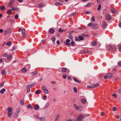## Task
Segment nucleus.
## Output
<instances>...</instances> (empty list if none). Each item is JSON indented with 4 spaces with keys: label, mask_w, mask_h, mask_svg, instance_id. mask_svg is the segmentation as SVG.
Listing matches in <instances>:
<instances>
[{
    "label": "nucleus",
    "mask_w": 121,
    "mask_h": 121,
    "mask_svg": "<svg viewBox=\"0 0 121 121\" xmlns=\"http://www.w3.org/2000/svg\"><path fill=\"white\" fill-rule=\"evenodd\" d=\"M34 117L35 119H38L40 121H44L46 120V118L44 117H39L38 116L35 115Z\"/></svg>",
    "instance_id": "obj_1"
},
{
    "label": "nucleus",
    "mask_w": 121,
    "mask_h": 121,
    "mask_svg": "<svg viewBox=\"0 0 121 121\" xmlns=\"http://www.w3.org/2000/svg\"><path fill=\"white\" fill-rule=\"evenodd\" d=\"M21 31L22 36L24 37H26L25 35V29L23 28H19L18 31Z\"/></svg>",
    "instance_id": "obj_2"
},
{
    "label": "nucleus",
    "mask_w": 121,
    "mask_h": 121,
    "mask_svg": "<svg viewBox=\"0 0 121 121\" xmlns=\"http://www.w3.org/2000/svg\"><path fill=\"white\" fill-rule=\"evenodd\" d=\"M107 47L108 49L111 51H113L115 50L116 49V47L112 45H108Z\"/></svg>",
    "instance_id": "obj_3"
},
{
    "label": "nucleus",
    "mask_w": 121,
    "mask_h": 121,
    "mask_svg": "<svg viewBox=\"0 0 121 121\" xmlns=\"http://www.w3.org/2000/svg\"><path fill=\"white\" fill-rule=\"evenodd\" d=\"M12 32L10 29L9 28H7L4 32V35H7Z\"/></svg>",
    "instance_id": "obj_4"
},
{
    "label": "nucleus",
    "mask_w": 121,
    "mask_h": 121,
    "mask_svg": "<svg viewBox=\"0 0 121 121\" xmlns=\"http://www.w3.org/2000/svg\"><path fill=\"white\" fill-rule=\"evenodd\" d=\"M83 116L82 115H79L76 119V121H82L83 119Z\"/></svg>",
    "instance_id": "obj_5"
},
{
    "label": "nucleus",
    "mask_w": 121,
    "mask_h": 121,
    "mask_svg": "<svg viewBox=\"0 0 121 121\" xmlns=\"http://www.w3.org/2000/svg\"><path fill=\"white\" fill-rule=\"evenodd\" d=\"M15 0H10L8 4V7L11 8Z\"/></svg>",
    "instance_id": "obj_6"
},
{
    "label": "nucleus",
    "mask_w": 121,
    "mask_h": 121,
    "mask_svg": "<svg viewBox=\"0 0 121 121\" xmlns=\"http://www.w3.org/2000/svg\"><path fill=\"white\" fill-rule=\"evenodd\" d=\"M105 18L107 20L109 21L111 19V17L110 15L109 14H108L106 15Z\"/></svg>",
    "instance_id": "obj_7"
},
{
    "label": "nucleus",
    "mask_w": 121,
    "mask_h": 121,
    "mask_svg": "<svg viewBox=\"0 0 121 121\" xmlns=\"http://www.w3.org/2000/svg\"><path fill=\"white\" fill-rule=\"evenodd\" d=\"M74 106L76 110H80L81 109V108H82L81 106H80L79 107H78L77 106V105L75 104H74Z\"/></svg>",
    "instance_id": "obj_8"
},
{
    "label": "nucleus",
    "mask_w": 121,
    "mask_h": 121,
    "mask_svg": "<svg viewBox=\"0 0 121 121\" xmlns=\"http://www.w3.org/2000/svg\"><path fill=\"white\" fill-rule=\"evenodd\" d=\"M92 28L94 29H97L98 28V26L96 24H93L92 26Z\"/></svg>",
    "instance_id": "obj_9"
},
{
    "label": "nucleus",
    "mask_w": 121,
    "mask_h": 121,
    "mask_svg": "<svg viewBox=\"0 0 121 121\" xmlns=\"http://www.w3.org/2000/svg\"><path fill=\"white\" fill-rule=\"evenodd\" d=\"M107 76L108 78H110L113 77V74L110 73H108L107 74Z\"/></svg>",
    "instance_id": "obj_10"
},
{
    "label": "nucleus",
    "mask_w": 121,
    "mask_h": 121,
    "mask_svg": "<svg viewBox=\"0 0 121 121\" xmlns=\"http://www.w3.org/2000/svg\"><path fill=\"white\" fill-rule=\"evenodd\" d=\"M35 85V83H34L30 85H27L26 86V88L27 89H29L30 87H31Z\"/></svg>",
    "instance_id": "obj_11"
},
{
    "label": "nucleus",
    "mask_w": 121,
    "mask_h": 121,
    "mask_svg": "<svg viewBox=\"0 0 121 121\" xmlns=\"http://www.w3.org/2000/svg\"><path fill=\"white\" fill-rule=\"evenodd\" d=\"M102 26L103 28H105L107 26V24L105 22H103L102 24Z\"/></svg>",
    "instance_id": "obj_12"
},
{
    "label": "nucleus",
    "mask_w": 121,
    "mask_h": 121,
    "mask_svg": "<svg viewBox=\"0 0 121 121\" xmlns=\"http://www.w3.org/2000/svg\"><path fill=\"white\" fill-rule=\"evenodd\" d=\"M6 91V89L5 88H3L0 91V93L2 94H4V92Z\"/></svg>",
    "instance_id": "obj_13"
},
{
    "label": "nucleus",
    "mask_w": 121,
    "mask_h": 121,
    "mask_svg": "<svg viewBox=\"0 0 121 121\" xmlns=\"http://www.w3.org/2000/svg\"><path fill=\"white\" fill-rule=\"evenodd\" d=\"M13 111H9L8 112V117H10L11 116V115L13 113Z\"/></svg>",
    "instance_id": "obj_14"
},
{
    "label": "nucleus",
    "mask_w": 121,
    "mask_h": 121,
    "mask_svg": "<svg viewBox=\"0 0 121 121\" xmlns=\"http://www.w3.org/2000/svg\"><path fill=\"white\" fill-rule=\"evenodd\" d=\"M34 109L36 110H38L39 108V106L38 105H35L34 106Z\"/></svg>",
    "instance_id": "obj_15"
},
{
    "label": "nucleus",
    "mask_w": 121,
    "mask_h": 121,
    "mask_svg": "<svg viewBox=\"0 0 121 121\" xmlns=\"http://www.w3.org/2000/svg\"><path fill=\"white\" fill-rule=\"evenodd\" d=\"M88 52V50H83L81 51V53H87Z\"/></svg>",
    "instance_id": "obj_16"
},
{
    "label": "nucleus",
    "mask_w": 121,
    "mask_h": 121,
    "mask_svg": "<svg viewBox=\"0 0 121 121\" xmlns=\"http://www.w3.org/2000/svg\"><path fill=\"white\" fill-rule=\"evenodd\" d=\"M49 31L51 33L53 34L54 33V29L53 28H51L49 29Z\"/></svg>",
    "instance_id": "obj_17"
},
{
    "label": "nucleus",
    "mask_w": 121,
    "mask_h": 121,
    "mask_svg": "<svg viewBox=\"0 0 121 121\" xmlns=\"http://www.w3.org/2000/svg\"><path fill=\"white\" fill-rule=\"evenodd\" d=\"M67 70V69L65 68H63L62 69V71L63 72L65 73Z\"/></svg>",
    "instance_id": "obj_18"
},
{
    "label": "nucleus",
    "mask_w": 121,
    "mask_h": 121,
    "mask_svg": "<svg viewBox=\"0 0 121 121\" xmlns=\"http://www.w3.org/2000/svg\"><path fill=\"white\" fill-rule=\"evenodd\" d=\"M22 73H24L26 72L27 71L26 69L25 68H23L22 69Z\"/></svg>",
    "instance_id": "obj_19"
},
{
    "label": "nucleus",
    "mask_w": 121,
    "mask_h": 121,
    "mask_svg": "<svg viewBox=\"0 0 121 121\" xmlns=\"http://www.w3.org/2000/svg\"><path fill=\"white\" fill-rule=\"evenodd\" d=\"M55 4L56 5H57V6L62 5V4L61 3L57 2H56L55 3Z\"/></svg>",
    "instance_id": "obj_20"
},
{
    "label": "nucleus",
    "mask_w": 121,
    "mask_h": 121,
    "mask_svg": "<svg viewBox=\"0 0 121 121\" xmlns=\"http://www.w3.org/2000/svg\"><path fill=\"white\" fill-rule=\"evenodd\" d=\"M70 42V40L69 39H67L66 41V44L68 45H69L70 43H69Z\"/></svg>",
    "instance_id": "obj_21"
},
{
    "label": "nucleus",
    "mask_w": 121,
    "mask_h": 121,
    "mask_svg": "<svg viewBox=\"0 0 121 121\" xmlns=\"http://www.w3.org/2000/svg\"><path fill=\"white\" fill-rule=\"evenodd\" d=\"M91 43L93 46H95L96 45L97 42L95 41H94L92 42Z\"/></svg>",
    "instance_id": "obj_22"
},
{
    "label": "nucleus",
    "mask_w": 121,
    "mask_h": 121,
    "mask_svg": "<svg viewBox=\"0 0 121 121\" xmlns=\"http://www.w3.org/2000/svg\"><path fill=\"white\" fill-rule=\"evenodd\" d=\"M73 80L75 81L76 82L78 83H80L81 82L80 81L78 80V79L75 78H73Z\"/></svg>",
    "instance_id": "obj_23"
},
{
    "label": "nucleus",
    "mask_w": 121,
    "mask_h": 121,
    "mask_svg": "<svg viewBox=\"0 0 121 121\" xmlns=\"http://www.w3.org/2000/svg\"><path fill=\"white\" fill-rule=\"evenodd\" d=\"M37 72L34 71V72L31 73L30 74L32 76H34L35 75L37 74Z\"/></svg>",
    "instance_id": "obj_24"
},
{
    "label": "nucleus",
    "mask_w": 121,
    "mask_h": 121,
    "mask_svg": "<svg viewBox=\"0 0 121 121\" xmlns=\"http://www.w3.org/2000/svg\"><path fill=\"white\" fill-rule=\"evenodd\" d=\"M40 92V91L39 90H37L35 92V93L37 94H39Z\"/></svg>",
    "instance_id": "obj_25"
},
{
    "label": "nucleus",
    "mask_w": 121,
    "mask_h": 121,
    "mask_svg": "<svg viewBox=\"0 0 121 121\" xmlns=\"http://www.w3.org/2000/svg\"><path fill=\"white\" fill-rule=\"evenodd\" d=\"M82 103L83 104H84L86 102V101L85 99H82L81 100Z\"/></svg>",
    "instance_id": "obj_26"
},
{
    "label": "nucleus",
    "mask_w": 121,
    "mask_h": 121,
    "mask_svg": "<svg viewBox=\"0 0 121 121\" xmlns=\"http://www.w3.org/2000/svg\"><path fill=\"white\" fill-rule=\"evenodd\" d=\"M12 109L13 108L11 107H9L7 109V110L8 111V112L13 111H12Z\"/></svg>",
    "instance_id": "obj_27"
},
{
    "label": "nucleus",
    "mask_w": 121,
    "mask_h": 121,
    "mask_svg": "<svg viewBox=\"0 0 121 121\" xmlns=\"http://www.w3.org/2000/svg\"><path fill=\"white\" fill-rule=\"evenodd\" d=\"M5 9V7L4 6L2 5L1 6L0 8V9L2 11L3 10Z\"/></svg>",
    "instance_id": "obj_28"
},
{
    "label": "nucleus",
    "mask_w": 121,
    "mask_h": 121,
    "mask_svg": "<svg viewBox=\"0 0 121 121\" xmlns=\"http://www.w3.org/2000/svg\"><path fill=\"white\" fill-rule=\"evenodd\" d=\"M2 74L3 75H5L6 74V71L4 70H3L1 71Z\"/></svg>",
    "instance_id": "obj_29"
},
{
    "label": "nucleus",
    "mask_w": 121,
    "mask_h": 121,
    "mask_svg": "<svg viewBox=\"0 0 121 121\" xmlns=\"http://www.w3.org/2000/svg\"><path fill=\"white\" fill-rule=\"evenodd\" d=\"M7 58L9 60H11L12 58V56L11 55H10L8 56Z\"/></svg>",
    "instance_id": "obj_30"
},
{
    "label": "nucleus",
    "mask_w": 121,
    "mask_h": 121,
    "mask_svg": "<svg viewBox=\"0 0 121 121\" xmlns=\"http://www.w3.org/2000/svg\"><path fill=\"white\" fill-rule=\"evenodd\" d=\"M99 86V84H95L93 85V87H98Z\"/></svg>",
    "instance_id": "obj_31"
},
{
    "label": "nucleus",
    "mask_w": 121,
    "mask_h": 121,
    "mask_svg": "<svg viewBox=\"0 0 121 121\" xmlns=\"http://www.w3.org/2000/svg\"><path fill=\"white\" fill-rule=\"evenodd\" d=\"M111 12L112 13H116V10L115 9H113L111 10Z\"/></svg>",
    "instance_id": "obj_32"
},
{
    "label": "nucleus",
    "mask_w": 121,
    "mask_h": 121,
    "mask_svg": "<svg viewBox=\"0 0 121 121\" xmlns=\"http://www.w3.org/2000/svg\"><path fill=\"white\" fill-rule=\"evenodd\" d=\"M20 103L22 105H23L24 103V100L23 99H22L21 100L20 102Z\"/></svg>",
    "instance_id": "obj_33"
},
{
    "label": "nucleus",
    "mask_w": 121,
    "mask_h": 121,
    "mask_svg": "<svg viewBox=\"0 0 121 121\" xmlns=\"http://www.w3.org/2000/svg\"><path fill=\"white\" fill-rule=\"evenodd\" d=\"M12 11L10 9H9V10L7 11V13L8 15H10L11 14Z\"/></svg>",
    "instance_id": "obj_34"
},
{
    "label": "nucleus",
    "mask_w": 121,
    "mask_h": 121,
    "mask_svg": "<svg viewBox=\"0 0 121 121\" xmlns=\"http://www.w3.org/2000/svg\"><path fill=\"white\" fill-rule=\"evenodd\" d=\"M78 38L79 39L81 40H82L83 39V38L82 35H79L78 36Z\"/></svg>",
    "instance_id": "obj_35"
},
{
    "label": "nucleus",
    "mask_w": 121,
    "mask_h": 121,
    "mask_svg": "<svg viewBox=\"0 0 121 121\" xmlns=\"http://www.w3.org/2000/svg\"><path fill=\"white\" fill-rule=\"evenodd\" d=\"M58 31L60 32H62L63 31H66V30H62V29L61 28H59L58 29Z\"/></svg>",
    "instance_id": "obj_36"
},
{
    "label": "nucleus",
    "mask_w": 121,
    "mask_h": 121,
    "mask_svg": "<svg viewBox=\"0 0 121 121\" xmlns=\"http://www.w3.org/2000/svg\"><path fill=\"white\" fill-rule=\"evenodd\" d=\"M25 67L29 69L30 67V65L29 64H27L25 66Z\"/></svg>",
    "instance_id": "obj_37"
},
{
    "label": "nucleus",
    "mask_w": 121,
    "mask_h": 121,
    "mask_svg": "<svg viewBox=\"0 0 121 121\" xmlns=\"http://www.w3.org/2000/svg\"><path fill=\"white\" fill-rule=\"evenodd\" d=\"M73 89L75 93H76L77 92V88L76 87H74L73 88Z\"/></svg>",
    "instance_id": "obj_38"
},
{
    "label": "nucleus",
    "mask_w": 121,
    "mask_h": 121,
    "mask_svg": "<svg viewBox=\"0 0 121 121\" xmlns=\"http://www.w3.org/2000/svg\"><path fill=\"white\" fill-rule=\"evenodd\" d=\"M43 92L45 94H47L48 93V91L47 89H46L43 90Z\"/></svg>",
    "instance_id": "obj_39"
},
{
    "label": "nucleus",
    "mask_w": 121,
    "mask_h": 121,
    "mask_svg": "<svg viewBox=\"0 0 121 121\" xmlns=\"http://www.w3.org/2000/svg\"><path fill=\"white\" fill-rule=\"evenodd\" d=\"M101 8V4H99V6L97 8V10L98 11H99L100 10V9Z\"/></svg>",
    "instance_id": "obj_40"
},
{
    "label": "nucleus",
    "mask_w": 121,
    "mask_h": 121,
    "mask_svg": "<svg viewBox=\"0 0 121 121\" xmlns=\"http://www.w3.org/2000/svg\"><path fill=\"white\" fill-rule=\"evenodd\" d=\"M119 47V50L120 52H121V44H119L118 45Z\"/></svg>",
    "instance_id": "obj_41"
},
{
    "label": "nucleus",
    "mask_w": 121,
    "mask_h": 121,
    "mask_svg": "<svg viewBox=\"0 0 121 121\" xmlns=\"http://www.w3.org/2000/svg\"><path fill=\"white\" fill-rule=\"evenodd\" d=\"M18 113L17 112H15L14 114V117L15 118H17L18 116Z\"/></svg>",
    "instance_id": "obj_42"
},
{
    "label": "nucleus",
    "mask_w": 121,
    "mask_h": 121,
    "mask_svg": "<svg viewBox=\"0 0 121 121\" xmlns=\"http://www.w3.org/2000/svg\"><path fill=\"white\" fill-rule=\"evenodd\" d=\"M11 44V42L10 41H8L6 43V45L8 46L10 45Z\"/></svg>",
    "instance_id": "obj_43"
},
{
    "label": "nucleus",
    "mask_w": 121,
    "mask_h": 121,
    "mask_svg": "<svg viewBox=\"0 0 121 121\" xmlns=\"http://www.w3.org/2000/svg\"><path fill=\"white\" fill-rule=\"evenodd\" d=\"M59 117H60L59 115H58V114L56 116L55 120H58V119H59Z\"/></svg>",
    "instance_id": "obj_44"
},
{
    "label": "nucleus",
    "mask_w": 121,
    "mask_h": 121,
    "mask_svg": "<svg viewBox=\"0 0 121 121\" xmlns=\"http://www.w3.org/2000/svg\"><path fill=\"white\" fill-rule=\"evenodd\" d=\"M92 5V3H91L89 2L85 6V7L89 6Z\"/></svg>",
    "instance_id": "obj_45"
},
{
    "label": "nucleus",
    "mask_w": 121,
    "mask_h": 121,
    "mask_svg": "<svg viewBox=\"0 0 121 121\" xmlns=\"http://www.w3.org/2000/svg\"><path fill=\"white\" fill-rule=\"evenodd\" d=\"M39 8H42L43 7V4L42 3L39 4Z\"/></svg>",
    "instance_id": "obj_46"
},
{
    "label": "nucleus",
    "mask_w": 121,
    "mask_h": 121,
    "mask_svg": "<svg viewBox=\"0 0 121 121\" xmlns=\"http://www.w3.org/2000/svg\"><path fill=\"white\" fill-rule=\"evenodd\" d=\"M91 19L92 21L94 22L95 21V18L94 17H92L91 18Z\"/></svg>",
    "instance_id": "obj_47"
},
{
    "label": "nucleus",
    "mask_w": 121,
    "mask_h": 121,
    "mask_svg": "<svg viewBox=\"0 0 121 121\" xmlns=\"http://www.w3.org/2000/svg\"><path fill=\"white\" fill-rule=\"evenodd\" d=\"M77 14V13H76V12L74 13H73L71 15H70V16H74V15H76Z\"/></svg>",
    "instance_id": "obj_48"
},
{
    "label": "nucleus",
    "mask_w": 121,
    "mask_h": 121,
    "mask_svg": "<svg viewBox=\"0 0 121 121\" xmlns=\"http://www.w3.org/2000/svg\"><path fill=\"white\" fill-rule=\"evenodd\" d=\"M8 56V55L6 53H5L3 55V56L4 57H6L7 56Z\"/></svg>",
    "instance_id": "obj_49"
},
{
    "label": "nucleus",
    "mask_w": 121,
    "mask_h": 121,
    "mask_svg": "<svg viewBox=\"0 0 121 121\" xmlns=\"http://www.w3.org/2000/svg\"><path fill=\"white\" fill-rule=\"evenodd\" d=\"M4 83L3 82L0 85V88H2L4 86Z\"/></svg>",
    "instance_id": "obj_50"
},
{
    "label": "nucleus",
    "mask_w": 121,
    "mask_h": 121,
    "mask_svg": "<svg viewBox=\"0 0 121 121\" xmlns=\"http://www.w3.org/2000/svg\"><path fill=\"white\" fill-rule=\"evenodd\" d=\"M87 87L88 88H92L93 87V85L92 86L88 85L87 86Z\"/></svg>",
    "instance_id": "obj_51"
},
{
    "label": "nucleus",
    "mask_w": 121,
    "mask_h": 121,
    "mask_svg": "<svg viewBox=\"0 0 121 121\" xmlns=\"http://www.w3.org/2000/svg\"><path fill=\"white\" fill-rule=\"evenodd\" d=\"M51 39L53 42H54L55 41V38L54 37H52Z\"/></svg>",
    "instance_id": "obj_52"
},
{
    "label": "nucleus",
    "mask_w": 121,
    "mask_h": 121,
    "mask_svg": "<svg viewBox=\"0 0 121 121\" xmlns=\"http://www.w3.org/2000/svg\"><path fill=\"white\" fill-rule=\"evenodd\" d=\"M20 108H17V112H16L18 113H19L20 112Z\"/></svg>",
    "instance_id": "obj_53"
},
{
    "label": "nucleus",
    "mask_w": 121,
    "mask_h": 121,
    "mask_svg": "<svg viewBox=\"0 0 121 121\" xmlns=\"http://www.w3.org/2000/svg\"><path fill=\"white\" fill-rule=\"evenodd\" d=\"M27 107L28 108H32V107L31 105L30 104H29V105H28L27 106Z\"/></svg>",
    "instance_id": "obj_54"
},
{
    "label": "nucleus",
    "mask_w": 121,
    "mask_h": 121,
    "mask_svg": "<svg viewBox=\"0 0 121 121\" xmlns=\"http://www.w3.org/2000/svg\"><path fill=\"white\" fill-rule=\"evenodd\" d=\"M12 8V9L11 11H14L15 10V9L14 7H11Z\"/></svg>",
    "instance_id": "obj_55"
},
{
    "label": "nucleus",
    "mask_w": 121,
    "mask_h": 121,
    "mask_svg": "<svg viewBox=\"0 0 121 121\" xmlns=\"http://www.w3.org/2000/svg\"><path fill=\"white\" fill-rule=\"evenodd\" d=\"M67 75H63L62 76V78L64 79H65L66 78V76Z\"/></svg>",
    "instance_id": "obj_56"
},
{
    "label": "nucleus",
    "mask_w": 121,
    "mask_h": 121,
    "mask_svg": "<svg viewBox=\"0 0 121 121\" xmlns=\"http://www.w3.org/2000/svg\"><path fill=\"white\" fill-rule=\"evenodd\" d=\"M93 23L92 22H91V23H89L88 25V26H92V25H93Z\"/></svg>",
    "instance_id": "obj_57"
},
{
    "label": "nucleus",
    "mask_w": 121,
    "mask_h": 121,
    "mask_svg": "<svg viewBox=\"0 0 121 121\" xmlns=\"http://www.w3.org/2000/svg\"><path fill=\"white\" fill-rule=\"evenodd\" d=\"M18 15L17 14H16L15 16V19H17L18 18Z\"/></svg>",
    "instance_id": "obj_58"
},
{
    "label": "nucleus",
    "mask_w": 121,
    "mask_h": 121,
    "mask_svg": "<svg viewBox=\"0 0 121 121\" xmlns=\"http://www.w3.org/2000/svg\"><path fill=\"white\" fill-rule=\"evenodd\" d=\"M68 37L69 38H70L72 39H73V37L72 36V35H69L68 36Z\"/></svg>",
    "instance_id": "obj_59"
},
{
    "label": "nucleus",
    "mask_w": 121,
    "mask_h": 121,
    "mask_svg": "<svg viewBox=\"0 0 121 121\" xmlns=\"http://www.w3.org/2000/svg\"><path fill=\"white\" fill-rule=\"evenodd\" d=\"M42 89L43 90H45L46 89L45 86H43L42 87Z\"/></svg>",
    "instance_id": "obj_60"
},
{
    "label": "nucleus",
    "mask_w": 121,
    "mask_h": 121,
    "mask_svg": "<svg viewBox=\"0 0 121 121\" xmlns=\"http://www.w3.org/2000/svg\"><path fill=\"white\" fill-rule=\"evenodd\" d=\"M74 44V42L73 41H72L71 42V45L72 46H73Z\"/></svg>",
    "instance_id": "obj_61"
},
{
    "label": "nucleus",
    "mask_w": 121,
    "mask_h": 121,
    "mask_svg": "<svg viewBox=\"0 0 121 121\" xmlns=\"http://www.w3.org/2000/svg\"><path fill=\"white\" fill-rule=\"evenodd\" d=\"M85 13L87 14H90L91 13L89 11H86L85 12Z\"/></svg>",
    "instance_id": "obj_62"
},
{
    "label": "nucleus",
    "mask_w": 121,
    "mask_h": 121,
    "mask_svg": "<svg viewBox=\"0 0 121 121\" xmlns=\"http://www.w3.org/2000/svg\"><path fill=\"white\" fill-rule=\"evenodd\" d=\"M49 105V104L48 103H47L46 104L45 107H48Z\"/></svg>",
    "instance_id": "obj_63"
},
{
    "label": "nucleus",
    "mask_w": 121,
    "mask_h": 121,
    "mask_svg": "<svg viewBox=\"0 0 121 121\" xmlns=\"http://www.w3.org/2000/svg\"><path fill=\"white\" fill-rule=\"evenodd\" d=\"M118 65L120 67H121V62H118Z\"/></svg>",
    "instance_id": "obj_64"
}]
</instances>
